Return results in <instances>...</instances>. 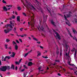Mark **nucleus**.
<instances>
[{
	"label": "nucleus",
	"mask_w": 77,
	"mask_h": 77,
	"mask_svg": "<svg viewBox=\"0 0 77 77\" xmlns=\"http://www.w3.org/2000/svg\"><path fill=\"white\" fill-rule=\"evenodd\" d=\"M10 23L11 24H8L7 25H5V27H8V26H9L11 28V29H13V27H12V25H13V26H14V23H12V21H10Z\"/></svg>",
	"instance_id": "obj_1"
},
{
	"label": "nucleus",
	"mask_w": 77,
	"mask_h": 77,
	"mask_svg": "<svg viewBox=\"0 0 77 77\" xmlns=\"http://www.w3.org/2000/svg\"><path fill=\"white\" fill-rule=\"evenodd\" d=\"M1 71H6V69H7V66H5L1 67V68H0Z\"/></svg>",
	"instance_id": "obj_2"
},
{
	"label": "nucleus",
	"mask_w": 77,
	"mask_h": 77,
	"mask_svg": "<svg viewBox=\"0 0 77 77\" xmlns=\"http://www.w3.org/2000/svg\"><path fill=\"white\" fill-rule=\"evenodd\" d=\"M55 34L57 36H55L56 38V39H57V38L59 39H60V35H59V34L57 33V32H55Z\"/></svg>",
	"instance_id": "obj_3"
},
{
	"label": "nucleus",
	"mask_w": 77,
	"mask_h": 77,
	"mask_svg": "<svg viewBox=\"0 0 77 77\" xmlns=\"http://www.w3.org/2000/svg\"><path fill=\"white\" fill-rule=\"evenodd\" d=\"M72 14V13L71 12L69 11V14L67 15V17H71L72 16L71 15Z\"/></svg>",
	"instance_id": "obj_4"
},
{
	"label": "nucleus",
	"mask_w": 77,
	"mask_h": 77,
	"mask_svg": "<svg viewBox=\"0 0 77 77\" xmlns=\"http://www.w3.org/2000/svg\"><path fill=\"white\" fill-rule=\"evenodd\" d=\"M37 28L38 30H43L44 29V27H43V26H41V27L39 26H38L37 27Z\"/></svg>",
	"instance_id": "obj_5"
},
{
	"label": "nucleus",
	"mask_w": 77,
	"mask_h": 77,
	"mask_svg": "<svg viewBox=\"0 0 77 77\" xmlns=\"http://www.w3.org/2000/svg\"><path fill=\"white\" fill-rule=\"evenodd\" d=\"M3 11H5L6 12H7V11H8V9L5 6H3Z\"/></svg>",
	"instance_id": "obj_6"
},
{
	"label": "nucleus",
	"mask_w": 77,
	"mask_h": 77,
	"mask_svg": "<svg viewBox=\"0 0 77 77\" xmlns=\"http://www.w3.org/2000/svg\"><path fill=\"white\" fill-rule=\"evenodd\" d=\"M15 55V53L14 52H12V54L10 55L11 57H14Z\"/></svg>",
	"instance_id": "obj_7"
},
{
	"label": "nucleus",
	"mask_w": 77,
	"mask_h": 77,
	"mask_svg": "<svg viewBox=\"0 0 77 77\" xmlns=\"http://www.w3.org/2000/svg\"><path fill=\"white\" fill-rule=\"evenodd\" d=\"M41 69H42V66H40L39 67L38 69L39 70V72H40V71H42V72L43 71H44V69H42V70H41Z\"/></svg>",
	"instance_id": "obj_8"
},
{
	"label": "nucleus",
	"mask_w": 77,
	"mask_h": 77,
	"mask_svg": "<svg viewBox=\"0 0 77 77\" xmlns=\"http://www.w3.org/2000/svg\"><path fill=\"white\" fill-rule=\"evenodd\" d=\"M4 32L5 33H9V29H4Z\"/></svg>",
	"instance_id": "obj_9"
},
{
	"label": "nucleus",
	"mask_w": 77,
	"mask_h": 77,
	"mask_svg": "<svg viewBox=\"0 0 77 77\" xmlns=\"http://www.w3.org/2000/svg\"><path fill=\"white\" fill-rule=\"evenodd\" d=\"M33 65V63L32 62H29L28 64V66H30L31 65Z\"/></svg>",
	"instance_id": "obj_10"
},
{
	"label": "nucleus",
	"mask_w": 77,
	"mask_h": 77,
	"mask_svg": "<svg viewBox=\"0 0 77 77\" xmlns=\"http://www.w3.org/2000/svg\"><path fill=\"white\" fill-rule=\"evenodd\" d=\"M29 8H30L31 9H32V10H35V8H34V7H33V5L30 6Z\"/></svg>",
	"instance_id": "obj_11"
},
{
	"label": "nucleus",
	"mask_w": 77,
	"mask_h": 77,
	"mask_svg": "<svg viewBox=\"0 0 77 77\" xmlns=\"http://www.w3.org/2000/svg\"><path fill=\"white\" fill-rule=\"evenodd\" d=\"M17 21H18L19 23L20 21V16H18L17 17Z\"/></svg>",
	"instance_id": "obj_12"
},
{
	"label": "nucleus",
	"mask_w": 77,
	"mask_h": 77,
	"mask_svg": "<svg viewBox=\"0 0 77 77\" xmlns=\"http://www.w3.org/2000/svg\"><path fill=\"white\" fill-rule=\"evenodd\" d=\"M31 37L33 38V39H34V40H35V41H38V39H37V38H35L34 37V36H33V35H31Z\"/></svg>",
	"instance_id": "obj_13"
},
{
	"label": "nucleus",
	"mask_w": 77,
	"mask_h": 77,
	"mask_svg": "<svg viewBox=\"0 0 77 77\" xmlns=\"http://www.w3.org/2000/svg\"><path fill=\"white\" fill-rule=\"evenodd\" d=\"M66 24H67V25H68L69 26H71V24L69 23V21H68L67 22H66Z\"/></svg>",
	"instance_id": "obj_14"
},
{
	"label": "nucleus",
	"mask_w": 77,
	"mask_h": 77,
	"mask_svg": "<svg viewBox=\"0 0 77 77\" xmlns=\"http://www.w3.org/2000/svg\"><path fill=\"white\" fill-rule=\"evenodd\" d=\"M63 45H66V41H65V40L63 41Z\"/></svg>",
	"instance_id": "obj_15"
},
{
	"label": "nucleus",
	"mask_w": 77,
	"mask_h": 77,
	"mask_svg": "<svg viewBox=\"0 0 77 77\" xmlns=\"http://www.w3.org/2000/svg\"><path fill=\"white\" fill-rule=\"evenodd\" d=\"M72 31H73L74 34H75V35L76 34V33H77V31H76L74 29H72Z\"/></svg>",
	"instance_id": "obj_16"
},
{
	"label": "nucleus",
	"mask_w": 77,
	"mask_h": 77,
	"mask_svg": "<svg viewBox=\"0 0 77 77\" xmlns=\"http://www.w3.org/2000/svg\"><path fill=\"white\" fill-rule=\"evenodd\" d=\"M11 69H14V70L15 69V67L14 66L13 64H12L11 65Z\"/></svg>",
	"instance_id": "obj_17"
},
{
	"label": "nucleus",
	"mask_w": 77,
	"mask_h": 77,
	"mask_svg": "<svg viewBox=\"0 0 77 77\" xmlns=\"http://www.w3.org/2000/svg\"><path fill=\"white\" fill-rule=\"evenodd\" d=\"M51 23L54 26H56V25L54 24V21H53V20H51Z\"/></svg>",
	"instance_id": "obj_18"
},
{
	"label": "nucleus",
	"mask_w": 77,
	"mask_h": 77,
	"mask_svg": "<svg viewBox=\"0 0 77 77\" xmlns=\"http://www.w3.org/2000/svg\"><path fill=\"white\" fill-rule=\"evenodd\" d=\"M18 45H15V49L16 50H18Z\"/></svg>",
	"instance_id": "obj_19"
},
{
	"label": "nucleus",
	"mask_w": 77,
	"mask_h": 77,
	"mask_svg": "<svg viewBox=\"0 0 77 77\" xmlns=\"http://www.w3.org/2000/svg\"><path fill=\"white\" fill-rule=\"evenodd\" d=\"M10 41H11V40H9V39H6V42H10Z\"/></svg>",
	"instance_id": "obj_20"
},
{
	"label": "nucleus",
	"mask_w": 77,
	"mask_h": 77,
	"mask_svg": "<svg viewBox=\"0 0 77 77\" xmlns=\"http://www.w3.org/2000/svg\"><path fill=\"white\" fill-rule=\"evenodd\" d=\"M35 1L36 2L35 4H38V5H39V2H38V0H35Z\"/></svg>",
	"instance_id": "obj_21"
},
{
	"label": "nucleus",
	"mask_w": 77,
	"mask_h": 77,
	"mask_svg": "<svg viewBox=\"0 0 77 77\" xmlns=\"http://www.w3.org/2000/svg\"><path fill=\"white\" fill-rule=\"evenodd\" d=\"M17 9L19 11H21V8L20 7H17Z\"/></svg>",
	"instance_id": "obj_22"
},
{
	"label": "nucleus",
	"mask_w": 77,
	"mask_h": 77,
	"mask_svg": "<svg viewBox=\"0 0 77 77\" xmlns=\"http://www.w3.org/2000/svg\"><path fill=\"white\" fill-rule=\"evenodd\" d=\"M76 51H75V53L74 55L75 59V57H76Z\"/></svg>",
	"instance_id": "obj_23"
},
{
	"label": "nucleus",
	"mask_w": 77,
	"mask_h": 77,
	"mask_svg": "<svg viewBox=\"0 0 77 77\" xmlns=\"http://www.w3.org/2000/svg\"><path fill=\"white\" fill-rule=\"evenodd\" d=\"M68 33L70 35V36L72 38V36L71 35V34L70 33V32L68 30Z\"/></svg>",
	"instance_id": "obj_24"
},
{
	"label": "nucleus",
	"mask_w": 77,
	"mask_h": 77,
	"mask_svg": "<svg viewBox=\"0 0 77 77\" xmlns=\"http://www.w3.org/2000/svg\"><path fill=\"white\" fill-rule=\"evenodd\" d=\"M74 22L75 23H77V19H75L74 20Z\"/></svg>",
	"instance_id": "obj_25"
},
{
	"label": "nucleus",
	"mask_w": 77,
	"mask_h": 77,
	"mask_svg": "<svg viewBox=\"0 0 77 77\" xmlns=\"http://www.w3.org/2000/svg\"><path fill=\"white\" fill-rule=\"evenodd\" d=\"M12 44H13V45H15V44H16V45L17 44V43H15V41H13V42Z\"/></svg>",
	"instance_id": "obj_26"
},
{
	"label": "nucleus",
	"mask_w": 77,
	"mask_h": 77,
	"mask_svg": "<svg viewBox=\"0 0 77 77\" xmlns=\"http://www.w3.org/2000/svg\"><path fill=\"white\" fill-rule=\"evenodd\" d=\"M40 55H41V53H39L38 54L37 57H39V56H40Z\"/></svg>",
	"instance_id": "obj_27"
},
{
	"label": "nucleus",
	"mask_w": 77,
	"mask_h": 77,
	"mask_svg": "<svg viewBox=\"0 0 77 77\" xmlns=\"http://www.w3.org/2000/svg\"><path fill=\"white\" fill-rule=\"evenodd\" d=\"M28 53H27L26 54H24L25 55L24 56V57H26V56H27V55H28Z\"/></svg>",
	"instance_id": "obj_28"
},
{
	"label": "nucleus",
	"mask_w": 77,
	"mask_h": 77,
	"mask_svg": "<svg viewBox=\"0 0 77 77\" xmlns=\"http://www.w3.org/2000/svg\"><path fill=\"white\" fill-rule=\"evenodd\" d=\"M32 50H31L29 51H28V54H29L30 53H32Z\"/></svg>",
	"instance_id": "obj_29"
},
{
	"label": "nucleus",
	"mask_w": 77,
	"mask_h": 77,
	"mask_svg": "<svg viewBox=\"0 0 77 77\" xmlns=\"http://www.w3.org/2000/svg\"><path fill=\"white\" fill-rule=\"evenodd\" d=\"M5 47L6 48V49H8V45H5Z\"/></svg>",
	"instance_id": "obj_30"
},
{
	"label": "nucleus",
	"mask_w": 77,
	"mask_h": 77,
	"mask_svg": "<svg viewBox=\"0 0 77 77\" xmlns=\"http://www.w3.org/2000/svg\"><path fill=\"white\" fill-rule=\"evenodd\" d=\"M15 63H16L17 65H19V64L20 63L19 62H15Z\"/></svg>",
	"instance_id": "obj_31"
},
{
	"label": "nucleus",
	"mask_w": 77,
	"mask_h": 77,
	"mask_svg": "<svg viewBox=\"0 0 77 77\" xmlns=\"http://www.w3.org/2000/svg\"><path fill=\"white\" fill-rule=\"evenodd\" d=\"M14 31L15 33H17V32H16V28H14Z\"/></svg>",
	"instance_id": "obj_32"
},
{
	"label": "nucleus",
	"mask_w": 77,
	"mask_h": 77,
	"mask_svg": "<svg viewBox=\"0 0 77 77\" xmlns=\"http://www.w3.org/2000/svg\"><path fill=\"white\" fill-rule=\"evenodd\" d=\"M23 67H24V68H26V69H28V67H27L26 65H23Z\"/></svg>",
	"instance_id": "obj_33"
},
{
	"label": "nucleus",
	"mask_w": 77,
	"mask_h": 77,
	"mask_svg": "<svg viewBox=\"0 0 77 77\" xmlns=\"http://www.w3.org/2000/svg\"><path fill=\"white\" fill-rule=\"evenodd\" d=\"M6 57H7V58H8V59H11V57L9 56H6Z\"/></svg>",
	"instance_id": "obj_34"
},
{
	"label": "nucleus",
	"mask_w": 77,
	"mask_h": 77,
	"mask_svg": "<svg viewBox=\"0 0 77 77\" xmlns=\"http://www.w3.org/2000/svg\"><path fill=\"white\" fill-rule=\"evenodd\" d=\"M64 18L65 20H66V21H67V18H66V16H65V15H64Z\"/></svg>",
	"instance_id": "obj_35"
},
{
	"label": "nucleus",
	"mask_w": 77,
	"mask_h": 77,
	"mask_svg": "<svg viewBox=\"0 0 77 77\" xmlns=\"http://www.w3.org/2000/svg\"><path fill=\"white\" fill-rule=\"evenodd\" d=\"M2 2L3 3H5V4H6V2L4 0H2Z\"/></svg>",
	"instance_id": "obj_36"
},
{
	"label": "nucleus",
	"mask_w": 77,
	"mask_h": 77,
	"mask_svg": "<svg viewBox=\"0 0 77 77\" xmlns=\"http://www.w3.org/2000/svg\"><path fill=\"white\" fill-rule=\"evenodd\" d=\"M7 59V58L6 57H5V58H4V60H3L4 61H6V59Z\"/></svg>",
	"instance_id": "obj_37"
},
{
	"label": "nucleus",
	"mask_w": 77,
	"mask_h": 77,
	"mask_svg": "<svg viewBox=\"0 0 77 77\" xmlns=\"http://www.w3.org/2000/svg\"><path fill=\"white\" fill-rule=\"evenodd\" d=\"M7 69H10V66H7Z\"/></svg>",
	"instance_id": "obj_38"
},
{
	"label": "nucleus",
	"mask_w": 77,
	"mask_h": 77,
	"mask_svg": "<svg viewBox=\"0 0 77 77\" xmlns=\"http://www.w3.org/2000/svg\"><path fill=\"white\" fill-rule=\"evenodd\" d=\"M19 29L20 30V31H23V28H20Z\"/></svg>",
	"instance_id": "obj_39"
},
{
	"label": "nucleus",
	"mask_w": 77,
	"mask_h": 77,
	"mask_svg": "<svg viewBox=\"0 0 77 77\" xmlns=\"http://www.w3.org/2000/svg\"><path fill=\"white\" fill-rule=\"evenodd\" d=\"M27 75V74H26L25 73H24L23 74V77H26V75Z\"/></svg>",
	"instance_id": "obj_40"
},
{
	"label": "nucleus",
	"mask_w": 77,
	"mask_h": 77,
	"mask_svg": "<svg viewBox=\"0 0 77 77\" xmlns=\"http://www.w3.org/2000/svg\"><path fill=\"white\" fill-rule=\"evenodd\" d=\"M42 57H43V58H45V59H47L48 58V57H47L42 56Z\"/></svg>",
	"instance_id": "obj_41"
},
{
	"label": "nucleus",
	"mask_w": 77,
	"mask_h": 77,
	"mask_svg": "<svg viewBox=\"0 0 77 77\" xmlns=\"http://www.w3.org/2000/svg\"><path fill=\"white\" fill-rule=\"evenodd\" d=\"M15 16L14 15H13L12 18H13V19H15Z\"/></svg>",
	"instance_id": "obj_42"
},
{
	"label": "nucleus",
	"mask_w": 77,
	"mask_h": 77,
	"mask_svg": "<svg viewBox=\"0 0 77 77\" xmlns=\"http://www.w3.org/2000/svg\"><path fill=\"white\" fill-rule=\"evenodd\" d=\"M75 74V75H77V71H75L74 72Z\"/></svg>",
	"instance_id": "obj_43"
},
{
	"label": "nucleus",
	"mask_w": 77,
	"mask_h": 77,
	"mask_svg": "<svg viewBox=\"0 0 77 77\" xmlns=\"http://www.w3.org/2000/svg\"><path fill=\"white\" fill-rule=\"evenodd\" d=\"M16 42H17V43H18V44H19V43H20L18 41V40H16Z\"/></svg>",
	"instance_id": "obj_44"
},
{
	"label": "nucleus",
	"mask_w": 77,
	"mask_h": 77,
	"mask_svg": "<svg viewBox=\"0 0 77 77\" xmlns=\"http://www.w3.org/2000/svg\"><path fill=\"white\" fill-rule=\"evenodd\" d=\"M61 52H60V56H62V50H60Z\"/></svg>",
	"instance_id": "obj_45"
},
{
	"label": "nucleus",
	"mask_w": 77,
	"mask_h": 77,
	"mask_svg": "<svg viewBox=\"0 0 77 77\" xmlns=\"http://www.w3.org/2000/svg\"><path fill=\"white\" fill-rule=\"evenodd\" d=\"M24 70H25V69H22L21 70V72H23L24 71Z\"/></svg>",
	"instance_id": "obj_46"
},
{
	"label": "nucleus",
	"mask_w": 77,
	"mask_h": 77,
	"mask_svg": "<svg viewBox=\"0 0 77 77\" xmlns=\"http://www.w3.org/2000/svg\"><path fill=\"white\" fill-rule=\"evenodd\" d=\"M59 53V51H56V53H57V55H58V54Z\"/></svg>",
	"instance_id": "obj_47"
},
{
	"label": "nucleus",
	"mask_w": 77,
	"mask_h": 77,
	"mask_svg": "<svg viewBox=\"0 0 77 77\" xmlns=\"http://www.w3.org/2000/svg\"><path fill=\"white\" fill-rule=\"evenodd\" d=\"M73 39H74L77 42V39L75 38H75H73Z\"/></svg>",
	"instance_id": "obj_48"
},
{
	"label": "nucleus",
	"mask_w": 77,
	"mask_h": 77,
	"mask_svg": "<svg viewBox=\"0 0 77 77\" xmlns=\"http://www.w3.org/2000/svg\"><path fill=\"white\" fill-rule=\"evenodd\" d=\"M17 69H18V67H17V66H16L15 67V70H17Z\"/></svg>",
	"instance_id": "obj_49"
},
{
	"label": "nucleus",
	"mask_w": 77,
	"mask_h": 77,
	"mask_svg": "<svg viewBox=\"0 0 77 77\" xmlns=\"http://www.w3.org/2000/svg\"><path fill=\"white\" fill-rule=\"evenodd\" d=\"M19 40L21 42H23L22 41V40H21V39L19 38Z\"/></svg>",
	"instance_id": "obj_50"
},
{
	"label": "nucleus",
	"mask_w": 77,
	"mask_h": 77,
	"mask_svg": "<svg viewBox=\"0 0 77 77\" xmlns=\"http://www.w3.org/2000/svg\"><path fill=\"white\" fill-rule=\"evenodd\" d=\"M12 17L10 18L9 19V20H12Z\"/></svg>",
	"instance_id": "obj_51"
},
{
	"label": "nucleus",
	"mask_w": 77,
	"mask_h": 77,
	"mask_svg": "<svg viewBox=\"0 0 77 77\" xmlns=\"http://www.w3.org/2000/svg\"><path fill=\"white\" fill-rule=\"evenodd\" d=\"M12 29L11 28V29H8L9 32L11 31L12 30Z\"/></svg>",
	"instance_id": "obj_52"
},
{
	"label": "nucleus",
	"mask_w": 77,
	"mask_h": 77,
	"mask_svg": "<svg viewBox=\"0 0 77 77\" xmlns=\"http://www.w3.org/2000/svg\"><path fill=\"white\" fill-rule=\"evenodd\" d=\"M2 61H3V59H4V57L3 56H2Z\"/></svg>",
	"instance_id": "obj_53"
},
{
	"label": "nucleus",
	"mask_w": 77,
	"mask_h": 77,
	"mask_svg": "<svg viewBox=\"0 0 77 77\" xmlns=\"http://www.w3.org/2000/svg\"><path fill=\"white\" fill-rule=\"evenodd\" d=\"M9 49H12V46H10L8 48Z\"/></svg>",
	"instance_id": "obj_54"
},
{
	"label": "nucleus",
	"mask_w": 77,
	"mask_h": 77,
	"mask_svg": "<svg viewBox=\"0 0 77 77\" xmlns=\"http://www.w3.org/2000/svg\"><path fill=\"white\" fill-rule=\"evenodd\" d=\"M20 36H21V37H22V38H23L24 37V35H20Z\"/></svg>",
	"instance_id": "obj_55"
},
{
	"label": "nucleus",
	"mask_w": 77,
	"mask_h": 77,
	"mask_svg": "<svg viewBox=\"0 0 77 77\" xmlns=\"http://www.w3.org/2000/svg\"><path fill=\"white\" fill-rule=\"evenodd\" d=\"M57 75H59V76H60L61 75V74H60L59 73H58Z\"/></svg>",
	"instance_id": "obj_56"
},
{
	"label": "nucleus",
	"mask_w": 77,
	"mask_h": 77,
	"mask_svg": "<svg viewBox=\"0 0 77 77\" xmlns=\"http://www.w3.org/2000/svg\"><path fill=\"white\" fill-rule=\"evenodd\" d=\"M69 65H70V66H75L74 65V64H70Z\"/></svg>",
	"instance_id": "obj_57"
},
{
	"label": "nucleus",
	"mask_w": 77,
	"mask_h": 77,
	"mask_svg": "<svg viewBox=\"0 0 77 77\" xmlns=\"http://www.w3.org/2000/svg\"><path fill=\"white\" fill-rule=\"evenodd\" d=\"M23 15H25V16H26V14H25V13H23Z\"/></svg>",
	"instance_id": "obj_58"
},
{
	"label": "nucleus",
	"mask_w": 77,
	"mask_h": 77,
	"mask_svg": "<svg viewBox=\"0 0 77 77\" xmlns=\"http://www.w3.org/2000/svg\"><path fill=\"white\" fill-rule=\"evenodd\" d=\"M40 47L42 49H43V48H43V47H42V46H40Z\"/></svg>",
	"instance_id": "obj_59"
},
{
	"label": "nucleus",
	"mask_w": 77,
	"mask_h": 77,
	"mask_svg": "<svg viewBox=\"0 0 77 77\" xmlns=\"http://www.w3.org/2000/svg\"><path fill=\"white\" fill-rule=\"evenodd\" d=\"M37 43L38 44H41V42H37Z\"/></svg>",
	"instance_id": "obj_60"
},
{
	"label": "nucleus",
	"mask_w": 77,
	"mask_h": 77,
	"mask_svg": "<svg viewBox=\"0 0 77 77\" xmlns=\"http://www.w3.org/2000/svg\"><path fill=\"white\" fill-rule=\"evenodd\" d=\"M69 68L70 70H74V69L72 68Z\"/></svg>",
	"instance_id": "obj_61"
},
{
	"label": "nucleus",
	"mask_w": 77,
	"mask_h": 77,
	"mask_svg": "<svg viewBox=\"0 0 77 77\" xmlns=\"http://www.w3.org/2000/svg\"><path fill=\"white\" fill-rule=\"evenodd\" d=\"M74 50H75V48H74L73 50H72V52H73V51H74Z\"/></svg>",
	"instance_id": "obj_62"
},
{
	"label": "nucleus",
	"mask_w": 77,
	"mask_h": 77,
	"mask_svg": "<svg viewBox=\"0 0 77 77\" xmlns=\"http://www.w3.org/2000/svg\"><path fill=\"white\" fill-rule=\"evenodd\" d=\"M12 53V52L11 51H9L8 52V54H11Z\"/></svg>",
	"instance_id": "obj_63"
},
{
	"label": "nucleus",
	"mask_w": 77,
	"mask_h": 77,
	"mask_svg": "<svg viewBox=\"0 0 77 77\" xmlns=\"http://www.w3.org/2000/svg\"><path fill=\"white\" fill-rule=\"evenodd\" d=\"M28 38H29V40H31V37H28Z\"/></svg>",
	"instance_id": "obj_64"
}]
</instances>
